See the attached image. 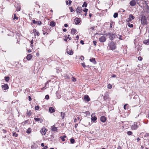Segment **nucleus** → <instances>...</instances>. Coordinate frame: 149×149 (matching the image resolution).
<instances>
[{
	"mask_svg": "<svg viewBox=\"0 0 149 149\" xmlns=\"http://www.w3.org/2000/svg\"><path fill=\"white\" fill-rule=\"evenodd\" d=\"M108 48L109 50H113L116 48V42L109 41L108 44Z\"/></svg>",
	"mask_w": 149,
	"mask_h": 149,
	"instance_id": "1",
	"label": "nucleus"
},
{
	"mask_svg": "<svg viewBox=\"0 0 149 149\" xmlns=\"http://www.w3.org/2000/svg\"><path fill=\"white\" fill-rule=\"evenodd\" d=\"M141 23L143 25H145L147 24L146 17L143 15H141Z\"/></svg>",
	"mask_w": 149,
	"mask_h": 149,
	"instance_id": "2",
	"label": "nucleus"
},
{
	"mask_svg": "<svg viewBox=\"0 0 149 149\" xmlns=\"http://www.w3.org/2000/svg\"><path fill=\"white\" fill-rule=\"evenodd\" d=\"M107 36H109V38L111 41H113L114 38L116 37V35L111 33H108L106 34Z\"/></svg>",
	"mask_w": 149,
	"mask_h": 149,
	"instance_id": "3",
	"label": "nucleus"
},
{
	"mask_svg": "<svg viewBox=\"0 0 149 149\" xmlns=\"http://www.w3.org/2000/svg\"><path fill=\"white\" fill-rule=\"evenodd\" d=\"M140 123L139 122H134V125L132 126V129L133 130H136L139 127L140 125Z\"/></svg>",
	"mask_w": 149,
	"mask_h": 149,
	"instance_id": "4",
	"label": "nucleus"
},
{
	"mask_svg": "<svg viewBox=\"0 0 149 149\" xmlns=\"http://www.w3.org/2000/svg\"><path fill=\"white\" fill-rule=\"evenodd\" d=\"M146 10L144 11V13H146V16L149 17V8L147 5L146 7Z\"/></svg>",
	"mask_w": 149,
	"mask_h": 149,
	"instance_id": "5",
	"label": "nucleus"
},
{
	"mask_svg": "<svg viewBox=\"0 0 149 149\" xmlns=\"http://www.w3.org/2000/svg\"><path fill=\"white\" fill-rule=\"evenodd\" d=\"M99 40L101 42H103L106 41V38L105 36H103L100 38Z\"/></svg>",
	"mask_w": 149,
	"mask_h": 149,
	"instance_id": "6",
	"label": "nucleus"
},
{
	"mask_svg": "<svg viewBox=\"0 0 149 149\" xmlns=\"http://www.w3.org/2000/svg\"><path fill=\"white\" fill-rule=\"evenodd\" d=\"M137 3L135 0H132L131 1L130 3V5L132 6H135Z\"/></svg>",
	"mask_w": 149,
	"mask_h": 149,
	"instance_id": "7",
	"label": "nucleus"
},
{
	"mask_svg": "<svg viewBox=\"0 0 149 149\" xmlns=\"http://www.w3.org/2000/svg\"><path fill=\"white\" fill-rule=\"evenodd\" d=\"M40 132L42 135H45L46 132V129L45 128H42L40 130Z\"/></svg>",
	"mask_w": 149,
	"mask_h": 149,
	"instance_id": "8",
	"label": "nucleus"
},
{
	"mask_svg": "<svg viewBox=\"0 0 149 149\" xmlns=\"http://www.w3.org/2000/svg\"><path fill=\"white\" fill-rule=\"evenodd\" d=\"M120 70L122 72H124L126 70V68L125 66H123L120 67Z\"/></svg>",
	"mask_w": 149,
	"mask_h": 149,
	"instance_id": "9",
	"label": "nucleus"
},
{
	"mask_svg": "<svg viewBox=\"0 0 149 149\" xmlns=\"http://www.w3.org/2000/svg\"><path fill=\"white\" fill-rule=\"evenodd\" d=\"M81 22L80 19L76 18L74 19V22L76 24H79Z\"/></svg>",
	"mask_w": 149,
	"mask_h": 149,
	"instance_id": "10",
	"label": "nucleus"
},
{
	"mask_svg": "<svg viewBox=\"0 0 149 149\" xmlns=\"http://www.w3.org/2000/svg\"><path fill=\"white\" fill-rule=\"evenodd\" d=\"M82 8L81 7H78L76 9V11L77 14L79 15L82 12Z\"/></svg>",
	"mask_w": 149,
	"mask_h": 149,
	"instance_id": "11",
	"label": "nucleus"
},
{
	"mask_svg": "<svg viewBox=\"0 0 149 149\" xmlns=\"http://www.w3.org/2000/svg\"><path fill=\"white\" fill-rule=\"evenodd\" d=\"M15 6L16 8V10L17 11H19L20 10V5L18 4H17L15 5Z\"/></svg>",
	"mask_w": 149,
	"mask_h": 149,
	"instance_id": "12",
	"label": "nucleus"
},
{
	"mask_svg": "<svg viewBox=\"0 0 149 149\" xmlns=\"http://www.w3.org/2000/svg\"><path fill=\"white\" fill-rule=\"evenodd\" d=\"M2 88L4 90H6L8 89V86L7 84H5L4 85H2L1 86Z\"/></svg>",
	"mask_w": 149,
	"mask_h": 149,
	"instance_id": "13",
	"label": "nucleus"
},
{
	"mask_svg": "<svg viewBox=\"0 0 149 149\" xmlns=\"http://www.w3.org/2000/svg\"><path fill=\"white\" fill-rule=\"evenodd\" d=\"M33 23L34 24H37L38 25H40L42 24V22L41 21H36L33 19L32 20Z\"/></svg>",
	"mask_w": 149,
	"mask_h": 149,
	"instance_id": "14",
	"label": "nucleus"
},
{
	"mask_svg": "<svg viewBox=\"0 0 149 149\" xmlns=\"http://www.w3.org/2000/svg\"><path fill=\"white\" fill-rule=\"evenodd\" d=\"M84 99L86 101L88 102L90 100V98L88 95H85Z\"/></svg>",
	"mask_w": 149,
	"mask_h": 149,
	"instance_id": "15",
	"label": "nucleus"
},
{
	"mask_svg": "<svg viewBox=\"0 0 149 149\" xmlns=\"http://www.w3.org/2000/svg\"><path fill=\"white\" fill-rule=\"evenodd\" d=\"M106 117L104 116H102L100 117V120L103 123L105 122L106 121Z\"/></svg>",
	"mask_w": 149,
	"mask_h": 149,
	"instance_id": "16",
	"label": "nucleus"
},
{
	"mask_svg": "<svg viewBox=\"0 0 149 149\" xmlns=\"http://www.w3.org/2000/svg\"><path fill=\"white\" fill-rule=\"evenodd\" d=\"M67 52L68 54L70 55H72L73 53V52L72 50H70L68 49H67Z\"/></svg>",
	"mask_w": 149,
	"mask_h": 149,
	"instance_id": "17",
	"label": "nucleus"
},
{
	"mask_svg": "<svg viewBox=\"0 0 149 149\" xmlns=\"http://www.w3.org/2000/svg\"><path fill=\"white\" fill-rule=\"evenodd\" d=\"M57 127H55L54 125L51 127V130L52 131L55 132L57 131Z\"/></svg>",
	"mask_w": 149,
	"mask_h": 149,
	"instance_id": "18",
	"label": "nucleus"
},
{
	"mask_svg": "<svg viewBox=\"0 0 149 149\" xmlns=\"http://www.w3.org/2000/svg\"><path fill=\"white\" fill-rule=\"evenodd\" d=\"M89 60L90 62L93 63L94 64H96V63L95 58H91Z\"/></svg>",
	"mask_w": 149,
	"mask_h": 149,
	"instance_id": "19",
	"label": "nucleus"
},
{
	"mask_svg": "<svg viewBox=\"0 0 149 149\" xmlns=\"http://www.w3.org/2000/svg\"><path fill=\"white\" fill-rule=\"evenodd\" d=\"M49 111L50 113H53L55 112V110L52 107H50L49 108Z\"/></svg>",
	"mask_w": 149,
	"mask_h": 149,
	"instance_id": "20",
	"label": "nucleus"
},
{
	"mask_svg": "<svg viewBox=\"0 0 149 149\" xmlns=\"http://www.w3.org/2000/svg\"><path fill=\"white\" fill-rule=\"evenodd\" d=\"M77 30L76 29L72 28L71 29V33L72 34H74L77 32Z\"/></svg>",
	"mask_w": 149,
	"mask_h": 149,
	"instance_id": "21",
	"label": "nucleus"
},
{
	"mask_svg": "<svg viewBox=\"0 0 149 149\" xmlns=\"http://www.w3.org/2000/svg\"><path fill=\"white\" fill-rule=\"evenodd\" d=\"M134 18V17L132 15L130 14L129 15V18L128 19H129V21H130L131 20V19H133Z\"/></svg>",
	"mask_w": 149,
	"mask_h": 149,
	"instance_id": "22",
	"label": "nucleus"
},
{
	"mask_svg": "<svg viewBox=\"0 0 149 149\" xmlns=\"http://www.w3.org/2000/svg\"><path fill=\"white\" fill-rule=\"evenodd\" d=\"M32 57V55L30 54H29L26 56V59L27 60H30Z\"/></svg>",
	"mask_w": 149,
	"mask_h": 149,
	"instance_id": "23",
	"label": "nucleus"
},
{
	"mask_svg": "<svg viewBox=\"0 0 149 149\" xmlns=\"http://www.w3.org/2000/svg\"><path fill=\"white\" fill-rule=\"evenodd\" d=\"M55 23L54 21H51L50 22V25L51 26H54L55 25Z\"/></svg>",
	"mask_w": 149,
	"mask_h": 149,
	"instance_id": "24",
	"label": "nucleus"
},
{
	"mask_svg": "<svg viewBox=\"0 0 149 149\" xmlns=\"http://www.w3.org/2000/svg\"><path fill=\"white\" fill-rule=\"evenodd\" d=\"M116 38H118L120 40H123V39L122 38V36L121 35L118 34L116 35Z\"/></svg>",
	"mask_w": 149,
	"mask_h": 149,
	"instance_id": "25",
	"label": "nucleus"
},
{
	"mask_svg": "<svg viewBox=\"0 0 149 149\" xmlns=\"http://www.w3.org/2000/svg\"><path fill=\"white\" fill-rule=\"evenodd\" d=\"M143 43L146 45H149V40H144L143 42Z\"/></svg>",
	"mask_w": 149,
	"mask_h": 149,
	"instance_id": "26",
	"label": "nucleus"
},
{
	"mask_svg": "<svg viewBox=\"0 0 149 149\" xmlns=\"http://www.w3.org/2000/svg\"><path fill=\"white\" fill-rule=\"evenodd\" d=\"M97 119V118L95 117H92L91 118V120L93 122H94Z\"/></svg>",
	"mask_w": 149,
	"mask_h": 149,
	"instance_id": "27",
	"label": "nucleus"
},
{
	"mask_svg": "<svg viewBox=\"0 0 149 149\" xmlns=\"http://www.w3.org/2000/svg\"><path fill=\"white\" fill-rule=\"evenodd\" d=\"M118 13H115L113 15V17L114 18H116L118 17Z\"/></svg>",
	"mask_w": 149,
	"mask_h": 149,
	"instance_id": "28",
	"label": "nucleus"
},
{
	"mask_svg": "<svg viewBox=\"0 0 149 149\" xmlns=\"http://www.w3.org/2000/svg\"><path fill=\"white\" fill-rule=\"evenodd\" d=\"M87 4L86 3V2H84L83 3V5L82 6V7H87Z\"/></svg>",
	"mask_w": 149,
	"mask_h": 149,
	"instance_id": "29",
	"label": "nucleus"
},
{
	"mask_svg": "<svg viewBox=\"0 0 149 149\" xmlns=\"http://www.w3.org/2000/svg\"><path fill=\"white\" fill-rule=\"evenodd\" d=\"M74 141H75V140L74 139L71 138L70 139V142L71 143L73 144L74 143Z\"/></svg>",
	"mask_w": 149,
	"mask_h": 149,
	"instance_id": "30",
	"label": "nucleus"
},
{
	"mask_svg": "<svg viewBox=\"0 0 149 149\" xmlns=\"http://www.w3.org/2000/svg\"><path fill=\"white\" fill-rule=\"evenodd\" d=\"M65 115V113H64L61 112V116L62 118V119H63Z\"/></svg>",
	"mask_w": 149,
	"mask_h": 149,
	"instance_id": "31",
	"label": "nucleus"
},
{
	"mask_svg": "<svg viewBox=\"0 0 149 149\" xmlns=\"http://www.w3.org/2000/svg\"><path fill=\"white\" fill-rule=\"evenodd\" d=\"M10 78L9 77H5V79L6 81L8 82Z\"/></svg>",
	"mask_w": 149,
	"mask_h": 149,
	"instance_id": "32",
	"label": "nucleus"
},
{
	"mask_svg": "<svg viewBox=\"0 0 149 149\" xmlns=\"http://www.w3.org/2000/svg\"><path fill=\"white\" fill-rule=\"evenodd\" d=\"M27 114L28 116H30L31 115V112L30 111H28L27 113Z\"/></svg>",
	"mask_w": 149,
	"mask_h": 149,
	"instance_id": "33",
	"label": "nucleus"
},
{
	"mask_svg": "<svg viewBox=\"0 0 149 149\" xmlns=\"http://www.w3.org/2000/svg\"><path fill=\"white\" fill-rule=\"evenodd\" d=\"M31 131V129L30 128H28L26 131V132L28 134H29Z\"/></svg>",
	"mask_w": 149,
	"mask_h": 149,
	"instance_id": "34",
	"label": "nucleus"
},
{
	"mask_svg": "<svg viewBox=\"0 0 149 149\" xmlns=\"http://www.w3.org/2000/svg\"><path fill=\"white\" fill-rule=\"evenodd\" d=\"M13 136H15V137H17L18 136V134H17L16 132H13Z\"/></svg>",
	"mask_w": 149,
	"mask_h": 149,
	"instance_id": "35",
	"label": "nucleus"
},
{
	"mask_svg": "<svg viewBox=\"0 0 149 149\" xmlns=\"http://www.w3.org/2000/svg\"><path fill=\"white\" fill-rule=\"evenodd\" d=\"M127 133L129 135H130L132 134V132L131 131H129L127 132Z\"/></svg>",
	"mask_w": 149,
	"mask_h": 149,
	"instance_id": "36",
	"label": "nucleus"
},
{
	"mask_svg": "<svg viewBox=\"0 0 149 149\" xmlns=\"http://www.w3.org/2000/svg\"><path fill=\"white\" fill-rule=\"evenodd\" d=\"M18 17H17L16 16V15L15 14H14V17H13V19H18Z\"/></svg>",
	"mask_w": 149,
	"mask_h": 149,
	"instance_id": "37",
	"label": "nucleus"
},
{
	"mask_svg": "<svg viewBox=\"0 0 149 149\" xmlns=\"http://www.w3.org/2000/svg\"><path fill=\"white\" fill-rule=\"evenodd\" d=\"M104 100H106L107 99H108V97L107 96V95L104 96Z\"/></svg>",
	"mask_w": 149,
	"mask_h": 149,
	"instance_id": "38",
	"label": "nucleus"
},
{
	"mask_svg": "<svg viewBox=\"0 0 149 149\" xmlns=\"http://www.w3.org/2000/svg\"><path fill=\"white\" fill-rule=\"evenodd\" d=\"M64 77V78L65 79H69L70 78L68 76V75H66Z\"/></svg>",
	"mask_w": 149,
	"mask_h": 149,
	"instance_id": "39",
	"label": "nucleus"
},
{
	"mask_svg": "<svg viewBox=\"0 0 149 149\" xmlns=\"http://www.w3.org/2000/svg\"><path fill=\"white\" fill-rule=\"evenodd\" d=\"M128 105V104H125L124 106V108L125 109H127V106Z\"/></svg>",
	"mask_w": 149,
	"mask_h": 149,
	"instance_id": "40",
	"label": "nucleus"
},
{
	"mask_svg": "<svg viewBox=\"0 0 149 149\" xmlns=\"http://www.w3.org/2000/svg\"><path fill=\"white\" fill-rule=\"evenodd\" d=\"M34 119L36 121H40V119L39 118H34Z\"/></svg>",
	"mask_w": 149,
	"mask_h": 149,
	"instance_id": "41",
	"label": "nucleus"
},
{
	"mask_svg": "<svg viewBox=\"0 0 149 149\" xmlns=\"http://www.w3.org/2000/svg\"><path fill=\"white\" fill-rule=\"evenodd\" d=\"M35 109L36 110H38L39 109V107L38 106H35Z\"/></svg>",
	"mask_w": 149,
	"mask_h": 149,
	"instance_id": "42",
	"label": "nucleus"
},
{
	"mask_svg": "<svg viewBox=\"0 0 149 149\" xmlns=\"http://www.w3.org/2000/svg\"><path fill=\"white\" fill-rule=\"evenodd\" d=\"M39 33L38 31L36 32L35 33H34V35L35 36H36V35L38 36H39Z\"/></svg>",
	"mask_w": 149,
	"mask_h": 149,
	"instance_id": "43",
	"label": "nucleus"
},
{
	"mask_svg": "<svg viewBox=\"0 0 149 149\" xmlns=\"http://www.w3.org/2000/svg\"><path fill=\"white\" fill-rule=\"evenodd\" d=\"M112 87V86L110 84H109L108 85V88L109 89H111Z\"/></svg>",
	"mask_w": 149,
	"mask_h": 149,
	"instance_id": "44",
	"label": "nucleus"
},
{
	"mask_svg": "<svg viewBox=\"0 0 149 149\" xmlns=\"http://www.w3.org/2000/svg\"><path fill=\"white\" fill-rule=\"evenodd\" d=\"M72 81H73V82H75L76 81V79L74 77H72Z\"/></svg>",
	"mask_w": 149,
	"mask_h": 149,
	"instance_id": "45",
	"label": "nucleus"
},
{
	"mask_svg": "<svg viewBox=\"0 0 149 149\" xmlns=\"http://www.w3.org/2000/svg\"><path fill=\"white\" fill-rule=\"evenodd\" d=\"M81 65L84 68L86 67L87 66L85 65L84 63H81Z\"/></svg>",
	"mask_w": 149,
	"mask_h": 149,
	"instance_id": "46",
	"label": "nucleus"
},
{
	"mask_svg": "<svg viewBox=\"0 0 149 149\" xmlns=\"http://www.w3.org/2000/svg\"><path fill=\"white\" fill-rule=\"evenodd\" d=\"M128 26L130 28H132L133 27V25L132 24H130V23L129 24H128Z\"/></svg>",
	"mask_w": 149,
	"mask_h": 149,
	"instance_id": "47",
	"label": "nucleus"
},
{
	"mask_svg": "<svg viewBox=\"0 0 149 149\" xmlns=\"http://www.w3.org/2000/svg\"><path fill=\"white\" fill-rule=\"evenodd\" d=\"M69 9L70 10V12H71L74 11V10L72 9V7H70Z\"/></svg>",
	"mask_w": 149,
	"mask_h": 149,
	"instance_id": "48",
	"label": "nucleus"
},
{
	"mask_svg": "<svg viewBox=\"0 0 149 149\" xmlns=\"http://www.w3.org/2000/svg\"><path fill=\"white\" fill-rule=\"evenodd\" d=\"M60 138L63 141H65V139L62 136H60Z\"/></svg>",
	"mask_w": 149,
	"mask_h": 149,
	"instance_id": "49",
	"label": "nucleus"
},
{
	"mask_svg": "<svg viewBox=\"0 0 149 149\" xmlns=\"http://www.w3.org/2000/svg\"><path fill=\"white\" fill-rule=\"evenodd\" d=\"M93 43L95 46H96L97 44V42L96 41H93Z\"/></svg>",
	"mask_w": 149,
	"mask_h": 149,
	"instance_id": "50",
	"label": "nucleus"
},
{
	"mask_svg": "<svg viewBox=\"0 0 149 149\" xmlns=\"http://www.w3.org/2000/svg\"><path fill=\"white\" fill-rule=\"evenodd\" d=\"M138 60H139V61H141L142 60V58L141 57V56H139V57H138Z\"/></svg>",
	"mask_w": 149,
	"mask_h": 149,
	"instance_id": "51",
	"label": "nucleus"
},
{
	"mask_svg": "<svg viewBox=\"0 0 149 149\" xmlns=\"http://www.w3.org/2000/svg\"><path fill=\"white\" fill-rule=\"evenodd\" d=\"M45 99H49V96L48 95H46L45 96Z\"/></svg>",
	"mask_w": 149,
	"mask_h": 149,
	"instance_id": "52",
	"label": "nucleus"
},
{
	"mask_svg": "<svg viewBox=\"0 0 149 149\" xmlns=\"http://www.w3.org/2000/svg\"><path fill=\"white\" fill-rule=\"evenodd\" d=\"M88 10V9L87 8H85L83 10V11L85 12V13H87Z\"/></svg>",
	"mask_w": 149,
	"mask_h": 149,
	"instance_id": "53",
	"label": "nucleus"
},
{
	"mask_svg": "<svg viewBox=\"0 0 149 149\" xmlns=\"http://www.w3.org/2000/svg\"><path fill=\"white\" fill-rule=\"evenodd\" d=\"M2 131H3V132L4 133V134H5L6 133V132H7V131L6 130H4V129H3L2 130Z\"/></svg>",
	"mask_w": 149,
	"mask_h": 149,
	"instance_id": "54",
	"label": "nucleus"
},
{
	"mask_svg": "<svg viewBox=\"0 0 149 149\" xmlns=\"http://www.w3.org/2000/svg\"><path fill=\"white\" fill-rule=\"evenodd\" d=\"M37 31L36 29H34L33 30V32L34 33H35L36 32H37Z\"/></svg>",
	"mask_w": 149,
	"mask_h": 149,
	"instance_id": "55",
	"label": "nucleus"
},
{
	"mask_svg": "<svg viewBox=\"0 0 149 149\" xmlns=\"http://www.w3.org/2000/svg\"><path fill=\"white\" fill-rule=\"evenodd\" d=\"M80 58L82 60H84V57L83 56H81L80 57Z\"/></svg>",
	"mask_w": 149,
	"mask_h": 149,
	"instance_id": "56",
	"label": "nucleus"
},
{
	"mask_svg": "<svg viewBox=\"0 0 149 149\" xmlns=\"http://www.w3.org/2000/svg\"><path fill=\"white\" fill-rule=\"evenodd\" d=\"M113 22H112L110 24V28H112V23H113Z\"/></svg>",
	"mask_w": 149,
	"mask_h": 149,
	"instance_id": "57",
	"label": "nucleus"
},
{
	"mask_svg": "<svg viewBox=\"0 0 149 149\" xmlns=\"http://www.w3.org/2000/svg\"><path fill=\"white\" fill-rule=\"evenodd\" d=\"M48 148V147L47 146H44V147L42 148V149H47Z\"/></svg>",
	"mask_w": 149,
	"mask_h": 149,
	"instance_id": "58",
	"label": "nucleus"
},
{
	"mask_svg": "<svg viewBox=\"0 0 149 149\" xmlns=\"http://www.w3.org/2000/svg\"><path fill=\"white\" fill-rule=\"evenodd\" d=\"M70 36V35H68V37H67V38H68L69 40H70L71 39V37H69Z\"/></svg>",
	"mask_w": 149,
	"mask_h": 149,
	"instance_id": "59",
	"label": "nucleus"
},
{
	"mask_svg": "<svg viewBox=\"0 0 149 149\" xmlns=\"http://www.w3.org/2000/svg\"><path fill=\"white\" fill-rule=\"evenodd\" d=\"M80 43L82 44V45H83L84 44V42L83 40H81L80 41Z\"/></svg>",
	"mask_w": 149,
	"mask_h": 149,
	"instance_id": "60",
	"label": "nucleus"
},
{
	"mask_svg": "<svg viewBox=\"0 0 149 149\" xmlns=\"http://www.w3.org/2000/svg\"><path fill=\"white\" fill-rule=\"evenodd\" d=\"M31 100H32V99H31V97L30 96H29V101H30Z\"/></svg>",
	"mask_w": 149,
	"mask_h": 149,
	"instance_id": "61",
	"label": "nucleus"
},
{
	"mask_svg": "<svg viewBox=\"0 0 149 149\" xmlns=\"http://www.w3.org/2000/svg\"><path fill=\"white\" fill-rule=\"evenodd\" d=\"M68 1L69 2L68 4H71V3H72V1L70 0H69Z\"/></svg>",
	"mask_w": 149,
	"mask_h": 149,
	"instance_id": "62",
	"label": "nucleus"
},
{
	"mask_svg": "<svg viewBox=\"0 0 149 149\" xmlns=\"http://www.w3.org/2000/svg\"><path fill=\"white\" fill-rule=\"evenodd\" d=\"M116 77V75H115V74H113L112 75V77H113V78H114V77Z\"/></svg>",
	"mask_w": 149,
	"mask_h": 149,
	"instance_id": "63",
	"label": "nucleus"
},
{
	"mask_svg": "<svg viewBox=\"0 0 149 149\" xmlns=\"http://www.w3.org/2000/svg\"><path fill=\"white\" fill-rule=\"evenodd\" d=\"M41 145L42 146L44 147L45 146V144L44 143H41Z\"/></svg>",
	"mask_w": 149,
	"mask_h": 149,
	"instance_id": "64",
	"label": "nucleus"
}]
</instances>
